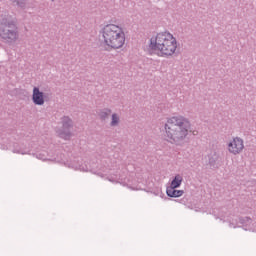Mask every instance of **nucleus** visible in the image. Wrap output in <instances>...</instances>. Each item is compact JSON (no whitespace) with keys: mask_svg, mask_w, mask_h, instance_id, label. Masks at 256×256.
Returning <instances> with one entry per match:
<instances>
[{"mask_svg":"<svg viewBox=\"0 0 256 256\" xmlns=\"http://www.w3.org/2000/svg\"><path fill=\"white\" fill-rule=\"evenodd\" d=\"M191 121L185 116L168 118L165 124V139L168 143H179L191 133Z\"/></svg>","mask_w":256,"mask_h":256,"instance_id":"nucleus-1","label":"nucleus"},{"mask_svg":"<svg viewBox=\"0 0 256 256\" xmlns=\"http://www.w3.org/2000/svg\"><path fill=\"white\" fill-rule=\"evenodd\" d=\"M18 5L22 2V1H25V0H16Z\"/></svg>","mask_w":256,"mask_h":256,"instance_id":"nucleus-12","label":"nucleus"},{"mask_svg":"<svg viewBox=\"0 0 256 256\" xmlns=\"http://www.w3.org/2000/svg\"><path fill=\"white\" fill-rule=\"evenodd\" d=\"M65 123L63 124V130H59L58 131V135L59 137H61V139H69V137H71V132L69 131L70 127H71V120L69 118H65Z\"/></svg>","mask_w":256,"mask_h":256,"instance_id":"nucleus-6","label":"nucleus"},{"mask_svg":"<svg viewBox=\"0 0 256 256\" xmlns=\"http://www.w3.org/2000/svg\"><path fill=\"white\" fill-rule=\"evenodd\" d=\"M149 49L157 57H173L177 51V38L170 32H160L150 38Z\"/></svg>","mask_w":256,"mask_h":256,"instance_id":"nucleus-2","label":"nucleus"},{"mask_svg":"<svg viewBox=\"0 0 256 256\" xmlns=\"http://www.w3.org/2000/svg\"><path fill=\"white\" fill-rule=\"evenodd\" d=\"M118 123H119V116H117V114H113L112 122H111L112 127H115V125H117Z\"/></svg>","mask_w":256,"mask_h":256,"instance_id":"nucleus-10","label":"nucleus"},{"mask_svg":"<svg viewBox=\"0 0 256 256\" xmlns=\"http://www.w3.org/2000/svg\"><path fill=\"white\" fill-rule=\"evenodd\" d=\"M102 39L106 49H121L125 45V32L119 25L108 24L102 29Z\"/></svg>","mask_w":256,"mask_h":256,"instance_id":"nucleus-3","label":"nucleus"},{"mask_svg":"<svg viewBox=\"0 0 256 256\" xmlns=\"http://www.w3.org/2000/svg\"><path fill=\"white\" fill-rule=\"evenodd\" d=\"M166 193L168 197H182L183 190H175V188H167Z\"/></svg>","mask_w":256,"mask_h":256,"instance_id":"nucleus-9","label":"nucleus"},{"mask_svg":"<svg viewBox=\"0 0 256 256\" xmlns=\"http://www.w3.org/2000/svg\"><path fill=\"white\" fill-rule=\"evenodd\" d=\"M227 147L229 153L232 155H239L240 153H243V150L245 149V143L240 137H235L228 142Z\"/></svg>","mask_w":256,"mask_h":256,"instance_id":"nucleus-5","label":"nucleus"},{"mask_svg":"<svg viewBox=\"0 0 256 256\" xmlns=\"http://www.w3.org/2000/svg\"><path fill=\"white\" fill-rule=\"evenodd\" d=\"M32 99H33L35 105H43V103H45V98L43 96V92H40L39 88H37V87H35L33 89Z\"/></svg>","mask_w":256,"mask_h":256,"instance_id":"nucleus-7","label":"nucleus"},{"mask_svg":"<svg viewBox=\"0 0 256 256\" xmlns=\"http://www.w3.org/2000/svg\"><path fill=\"white\" fill-rule=\"evenodd\" d=\"M181 183H183V177H181V175H176L168 188L177 189V187H181Z\"/></svg>","mask_w":256,"mask_h":256,"instance_id":"nucleus-8","label":"nucleus"},{"mask_svg":"<svg viewBox=\"0 0 256 256\" xmlns=\"http://www.w3.org/2000/svg\"><path fill=\"white\" fill-rule=\"evenodd\" d=\"M0 37L8 43H15L19 40L17 26L13 22H2L0 24Z\"/></svg>","mask_w":256,"mask_h":256,"instance_id":"nucleus-4","label":"nucleus"},{"mask_svg":"<svg viewBox=\"0 0 256 256\" xmlns=\"http://www.w3.org/2000/svg\"><path fill=\"white\" fill-rule=\"evenodd\" d=\"M108 115H111V110H104L100 113L101 119H105Z\"/></svg>","mask_w":256,"mask_h":256,"instance_id":"nucleus-11","label":"nucleus"}]
</instances>
